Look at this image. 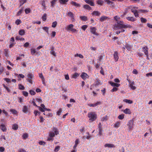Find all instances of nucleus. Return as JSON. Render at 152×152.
<instances>
[{
	"label": "nucleus",
	"mask_w": 152,
	"mask_h": 152,
	"mask_svg": "<svg viewBox=\"0 0 152 152\" xmlns=\"http://www.w3.org/2000/svg\"><path fill=\"white\" fill-rule=\"evenodd\" d=\"M100 84V82H99V81L98 80H97V81L96 82V83L95 84V86H98Z\"/></svg>",
	"instance_id": "nucleus-63"
},
{
	"label": "nucleus",
	"mask_w": 152,
	"mask_h": 152,
	"mask_svg": "<svg viewBox=\"0 0 152 152\" xmlns=\"http://www.w3.org/2000/svg\"><path fill=\"white\" fill-rule=\"evenodd\" d=\"M148 48L147 47H145L143 48V50L145 55H146L147 57L148 56Z\"/></svg>",
	"instance_id": "nucleus-7"
},
{
	"label": "nucleus",
	"mask_w": 152,
	"mask_h": 152,
	"mask_svg": "<svg viewBox=\"0 0 152 152\" xmlns=\"http://www.w3.org/2000/svg\"><path fill=\"white\" fill-rule=\"evenodd\" d=\"M91 0H85V1L86 3L90 4L91 6H94V3Z\"/></svg>",
	"instance_id": "nucleus-8"
},
{
	"label": "nucleus",
	"mask_w": 152,
	"mask_h": 152,
	"mask_svg": "<svg viewBox=\"0 0 152 152\" xmlns=\"http://www.w3.org/2000/svg\"><path fill=\"white\" fill-rule=\"evenodd\" d=\"M18 125L17 124H14L13 125L12 128L14 130H16L18 129Z\"/></svg>",
	"instance_id": "nucleus-27"
},
{
	"label": "nucleus",
	"mask_w": 152,
	"mask_h": 152,
	"mask_svg": "<svg viewBox=\"0 0 152 152\" xmlns=\"http://www.w3.org/2000/svg\"><path fill=\"white\" fill-rule=\"evenodd\" d=\"M105 147L113 148L115 147L114 145L112 144H106L105 145Z\"/></svg>",
	"instance_id": "nucleus-19"
},
{
	"label": "nucleus",
	"mask_w": 152,
	"mask_h": 152,
	"mask_svg": "<svg viewBox=\"0 0 152 152\" xmlns=\"http://www.w3.org/2000/svg\"><path fill=\"white\" fill-rule=\"evenodd\" d=\"M27 77L29 79H32L34 77V75L30 73L27 75Z\"/></svg>",
	"instance_id": "nucleus-26"
},
{
	"label": "nucleus",
	"mask_w": 152,
	"mask_h": 152,
	"mask_svg": "<svg viewBox=\"0 0 152 152\" xmlns=\"http://www.w3.org/2000/svg\"><path fill=\"white\" fill-rule=\"evenodd\" d=\"M25 12L26 14H28L30 12L31 10L29 8H26L25 10Z\"/></svg>",
	"instance_id": "nucleus-45"
},
{
	"label": "nucleus",
	"mask_w": 152,
	"mask_h": 152,
	"mask_svg": "<svg viewBox=\"0 0 152 152\" xmlns=\"http://www.w3.org/2000/svg\"><path fill=\"white\" fill-rule=\"evenodd\" d=\"M79 75V74L78 73H75L73 75L72 77L74 78H76Z\"/></svg>",
	"instance_id": "nucleus-40"
},
{
	"label": "nucleus",
	"mask_w": 152,
	"mask_h": 152,
	"mask_svg": "<svg viewBox=\"0 0 152 152\" xmlns=\"http://www.w3.org/2000/svg\"><path fill=\"white\" fill-rule=\"evenodd\" d=\"M107 115L105 116L104 117H103L101 120L102 121H106L107 119Z\"/></svg>",
	"instance_id": "nucleus-47"
},
{
	"label": "nucleus",
	"mask_w": 152,
	"mask_h": 152,
	"mask_svg": "<svg viewBox=\"0 0 152 152\" xmlns=\"http://www.w3.org/2000/svg\"><path fill=\"white\" fill-rule=\"evenodd\" d=\"M68 1V0H59V2L60 4H65Z\"/></svg>",
	"instance_id": "nucleus-17"
},
{
	"label": "nucleus",
	"mask_w": 152,
	"mask_h": 152,
	"mask_svg": "<svg viewBox=\"0 0 152 152\" xmlns=\"http://www.w3.org/2000/svg\"><path fill=\"white\" fill-rule=\"evenodd\" d=\"M80 18L83 20L85 21L87 20V18L86 16H80Z\"/></svg>",
	"instance_id": "nucleus-24"
},
{
	"label": "nucleus",
	"mask_w": 152,
	"mask_h": 152,
	"mask_svg": "<svg viewBox=\"0 0 152 152\" xmlns=\"http://www.w3.org/2000/svg\"><path fill=\"white\" fill-rule=\"evenodd\" d=\"M55 134L54 132H50L49 134V137H53L55 136Z\"/></svg>",
	"instance_id": "nucleus-36"
},
{
	"label": "nucleus",
	"mask_w": 152,
	"mask_h": 152,
	"mask_svg": "<svg viewBox=\"0 0 152 152\" xmlns=\"http://www.w3.org/2000/svg\"><path fill=\"white\" fill-rule=\"evenodd\" d=\"M18 152H26V151L23 149H20L19 150Z\"/></svg>",
	"instance_id": "nucleus-64"
},
{
	"label": "nucleus",
	"mask_w": 152,
	"mask_h": 152,
	"mask_svg": "<svg viewBox=\"0 0 152 152\" xmlns=\"http://www.w3.org/2000/svg\"><path fill=\"white\" fill-rule=\"evenodd\" d=\"M19 88L20 90H23L25 89L23 85L21 84L19 85Z\"/></svg>",
	"instance_id": "nucleus-33"
},
{
	"label": "nucleus",
	"mask_w": 152,
	"mask_h": 152,
	"mask_svg": "<svg viewBox=\"0 0 152 152\" xmlns=\"http://www.w3.org/2000/svg\"><path fill=\"white\" fill-rule=\"evenodd\" d=\"M34 113L35 115L36 116L37 114L40 115V112H39L38 111L36 110L34 111Z\"/></svg>",
	"instance_id": "nucleus-57"
},
{
	"label": "nucleus",
	"mask_w": 152,
	"mask_h": 152,
	"mask_svg": "<svg viewBox=\"0 0 152 152\" xmlns=\"http://www.w3.org/2000/svg\"><path fill=\"white\" fill-rule=\"evenodd\" d=\"M80 76L84 80H85L86 78H88L89 77V76L85 72H83Z\"/></svg>",
	"instance_id": "nucleus-4"
},
{
	"label": "nucleus",
	"mask_w": 152,
	"mask_h": 152,
	"mask_svg": "<svg viewBox=\"0 0 152 152\" xmlns=\"http://www.w3.org/2000/svg\"><path fill=\"white\" fill-rule=\"evenodd\" d=\"M23 10V8H22L17 13V15L18 16L20 15L21 14V13L22 12Z\"/></svg>",
	"instance_id": "nucleus-51"
},
{
	"label": "nucleus",
	"mask_w": 152,
	"mask_h": 152,
	"mask_svg": "<svg viewBox=\"0 0 152 152\" xmlns=\"http://www.w3.org/2000/svg\"><path fill=\"white\" fill-rule=\"evenodd\" d=\"M88 117L89 118V120L91 122L95 121L97 118L96 115L94 112H91L88 114Z\"/></svg>",
	"instance_id": "nucleus-2"
},
{
	"label": "nucleus",
	"mask_w": 152,
	"mask_h": 152,
	"mask_svg": "<svg viewBox=\"0 0 152 152\" xmlns=\"http://www.w3.org/2000/svg\"><path fill=\"white\" fill-rule=\"evenodd\" d=\"M74 25L72 24H70L69 25L67 26L65 29L66 30L68 31H71L73 33H75L77 32V30L75 28H73Z\"/></svg>",
	"instance_id": "nucleus-3"
},
{
	"label": "nucleus",
	"mask_w": 152,
	"mask_h": 152,
	"mask_svg": "<svg viewBox=\"0 0 152 152\" xmlns=\"http://www.w3.org/2000/svg\"><path fill=\"white\" fill-rule=\"evenodd\" d=\"M29 44L28 42H26L24 44L23 46L24 47L27 48Z\"/></svg>",
	"instance_id": "nucleus-53"
},
{
	"label": "nucleus",
	"mask_w": 152,
	"mask_h": 152,
	"mask_svg": "<svg viewBox=\"0 0 152 152\" xmlns=\"http://www.w3.org/2000/svg\"><path fill=\"white\" fill-rule=\"evenodd\" d=\"M57 22L56 21L53 22L52 23V27L53 28H55L57 25Z\"/></svg>",
	"instance_id": "nucleus-32"
},
{
	"label": "nucleus",
	"mask_w": 152,
	"mask_h": 152,
	"mask_svg": "<svg viewBox=\"0 0 152 152\" xmlns=\"http://www.w3.org/2000/svg\"><path fill=\"white\" fill-rule=\"evenodd\" d=\"M60 148V146H56L54 150V151L55 152H57L58 151L59 148Z\"/></svg>",
	"instance_id": "nucleus-43"
},
{
	"label": "nucleus",
	"mask_w": 152,
	"mask_h": 152,
	"mask_svg": "<svg viewBox=\"0 0 152 152\" xmlns=\"http://www.w3.org/2000/svg\"><path fill=\"white\" fill-rule=\"evenodd\" d=\"M96 29L94 27H93L91 29V32L93 34L98 36V34L96 32Z\"/></svg>",
	"instance_id": "nucleus-9"
},
{
	"label": "nucleus",
	"mask_w": 152,
	"mask_h": 152,
	"mask_svg": "<svg viewBox=\"0 0 152 152\" xmlns=\"http://www.w3.org/2000/svg\"><path fill=\"white\" fill-rule=\"evenodd\" d=\"M109 83L113 87L115 86L116 87H118L120 85V84H119L115 83L112 82H110Z\"/></svg>",
	"instance_id": "nucleus-11"
},
{
	"label": "nucleus",
	"mask_w": 152,
	"mask_h": 152,
	"mask_svg": "<svg viewBox=\"0 0 152 152\" xmlns=\"http://www.w3.org/2000/svg\"><path fill=\"white\" fill-rule=\"evenodd\" d=\"M56 0H53L51 2V6L53 7H54V4H55V2L56 1Z\"/></svg>",
	"instance_id": "nucleus-37"
},
{
	"label": "nucleus",
	"mask_w": 152,
	"mask_h": 152,
	"mask_svg": "<svg viewBox=\"0 0 152 152\" xmlns=\"http://www.w3.org/2000/svg\"><path fill=\"white\" fill-rule=\"evenodd\" d=\"M126 19L129 21H135V19H134L133 17H126Z\"/></svg>",
	"instance_id": "nucleus-22"
},
{
	"label": "nucleus",
	"mask_w": 152,
	"mask_h": 152,
	"mask_svg": "<svg viewBox=\"0 0 152 152\" xmlns=\"http://www.w3.org/2000/svg\"><path fill=\"white\" fill-rule=\"evenodd\" d=\"M101 104V102H97L94 104H88V105L90 107H95L98 105H100Z\"/></svg>",
	"instance_id": "nucleus-12"
},
{
	"label": "nucleus",
	"mask_w": 152,
	"mask_h": 152,
	"mask_svg": "<svg viewBox=\"0 0 152 152\" xmlns=\"http://www.w3.org/2000/svg\"><path fill=\"white\" fill-rule=\"evenodd\" d=\"M92 14L93 15L99 16L100 15V13L98 11H95L92 13Z\"/></svg>",
	"instance_id": "nucleus-15"
},
{
	"label": "nucleus",
	"mask_w": 152,
	"mask_h": 152,
	"mask_svg": "<svg viewBox=\"0 0 152 152\" xmlns=\"http://www.w3.org/2000/svg\"><path fill=\"white\" fill-rule=\"evenodd\" d=\"M39 77L42 79V83L44 85H45V79L43 76L42 73H39Z\"/></svg>",
	"instance_id": "nucleus-5"
},
{
	"label": "nucleus",
	"mask_w": 152,
	"mask_h": 152,
	"mask_svg": "<svg viewBox=\"0 0 152 152\" xmlns=\"http://www.w3.org/2000/svg\"><path fill=\"white\" fill-rule=\"evenodd\" d=\"M71 4L72 5L74 6H75L76 7H80V4L77 3L75 1H72L71 2Z\"/></svg>",
	"instance_id": "nucleus-16"
},
{
	"label": "nucleus",
	"mask_w": 152,
	"mask_h": 152,
	"mask_svg": "<svg viewBox=\"0 0 152 152\" xmlns=\"http://www.w3.org/2000/svg\"><path fill=\"white\" fill-rule=\"evenodd\" d=\"M87 27V26L86 25H85L82 26V29L85 31Z\"/></svg>",
	"instance_id": "nucleus-58"
},
{
	"label": "nucleus",
	"mask_w": 152,
	"mask_h": 152,
	"mask_svg": "<svg viewBox=\"0 0 152 152\" xmlns=\"http://www.w3.org/2000/svg\"><path fill=\"white\" fill-rule=\"evenodd\" d=\"M43 29L44 30L46 31V32H47V33H48V27H43Z\"/></svg>",
	"instance_id": "nucleus-60"
},
{
	"label": "nucleus",
	"mask_w": 152,
	"mask_h": 152,
	"mask_svg": "<svg viewBox=\"0 0 152 152\" xmlns=\"http://www.w3.org/2000/svg\"><path fill=\"white\" fill-rule=\"evenodd\" d=\"M124 102L129 104H132L133 103V101L132 100H128L127 99H124L123 101Z\"/></svg>",
	"instance_id": "nucleus-25"
},
{
	"label": "nucleus",
	"mask_w": 152,
	"mask_h": 152,
	"mask_svg": "<svg viewBox=\"0 0 152 152\" xmlns=\"http://www.w3.org/2000/svg\"><path fill=\"white\" fill-rule=\"evenodd\" d=\"M23 95L26 96H27L28 95V93L24 91H23Z\"/></svg>",
	"instance_id": "nucleus-52"
},
{
	"label": "nucleus",
	"mask_w": 152,
	"mask_h": 152,
	"mask_svg": "<svg viewBox=\"0 0 152 152\" xmlns=\"http://www.w3.org/2000/svg\"><path fill=\"white\" fill-rule=\"evenodd\" d=\"M16 40H24V39L23 38H19V37L18 36H17L16 37Z\"/></svg>",
	"instance_id": "nucleus-54"
},
{
	"label": "nucleus",
	"mask_w": 152,
	"mask_h": 152,
	"mask_svg": "<svg viewBox=\"0 0 152 152\" xmlns=\"http://www.w3.org/2000/svg\"><path fill=\"white\" fill-rule=\"evenodd\" d=\"M124 112L126 114H130L131 113V112L130 110L128 108H126L124 111Z\"/></svg>",
	"instance_id": "nucleus-20"
},
{
	"label": "nucleus",
	"mask_w": 152,
	"mask_h": 152,
	"mask_svg": "<svg viewBox=\"0 0 152 152\" xmlns=\"http://www.w3.org/2000/svg\"><path fill=\"white\" fill-rule=\"evenodd\" d=\"M47 14L45 13L42 17V19L43 21H45L46 20Z\"/></svg>",
	"instance_id": "nucleus-30"
},
{
	"label": "nucleus",
	"mask_w": 152,
	"mask_h": 152,
	"mask_svg": "<svg viewBox=\"0 0 152 152\" xmlns=\"http://www.w3.org/2000/svg\"><path fill=\"white\" fill-rule=\"evenodd\" d=\"M36 52V51L34 49H31V53L33 55H34L35 53Z\"/></svg>",
	"instance_id": "nucleus-28"
},
{
	"label": "nucleus",
	"mask_w": 152,
	"mask_h": 152,
	"mask_svg": "<svg viewBox=\"0 0 152 152\" xmlns=\"http://www.w3.org/2000/svg\"><path fill=\"white\" fill-rule=\"evenodd\" d=\"M133 125V122L132 121H130L128 124V126L129 127V129L130 130L131 129Z\"/></svg>",
	"instance_id": "nucleus-14"
},
{
	"label": "nucleus",
	"mask_w": 152,
	"mask_h": 152,
	"mask_svg": "<svg viewBox=\"0 0 152 152\" xmlns=\"http://www.w3.org/2000/svg\"><path fill=\"white\" fill-rule=\"evenodd\" d=\"M117 24H115L114 27V29L117 30L121 28H125L128 27V26L124 25V23L122 21H117Z\"/></svg>",
	"instance_id": "nucleus-1"
},
{
	"label": "nucleus",
	"mask_w": 152,
	"mask_h": 152,
	"mask_svg": "<svg viewBox=\"0 0 152 152\" xmlns=\"http://www.w3.org/2000/svg\"><path fill=\"white\" fill-rule=\"evenodd\" d=\"M118 90V88L115 87H113V89L111 90V91L112 92H113L115 91H116Z\"/></svg>",
	"instance_id": "nucleus-55"
},
{
	"label": "nucleus",
	"mask_w": 152,
	"mask_h": 152,
	"mask_svg": "<svg viewBox=\"0 0 152 152\" xmlns=\"http://www.w3.org/2000/svg\"><path fill=\"white\" fill-rule=\"evenodd\" d=\"M124 114H121L119 115L118 117V118L120 119H122L124 118Z\"/></svg>",
	"instance_id": "nucleus-41"
},
{
	"label": "nucleus",
	"mask_w": 152,
	"mask_h": 152,
	"mask_svg": "<svg viewBox=\"0 0 152 152\" xmlns=\"http://www.w3.org/2000/svg\"><path fill=\"white\" fill-rule=\"evenodd\" d=\"M50 53L51 54L53 55L54 56H56V53L54 51L51 50L50 51Z\"/></svg>",
	"instance_id": "nucleus-49"
},
{
	"label": "nucleus",
	"mask_w": 152,
	"mask_h": 152,
	"mask_svg": "<svg viewBox=\"0 0 152 152\" xmlns=\"http://www.w3.org/2000/svg\"><path fill=\"white\" fill-rule=\"evenodd\" d=\"M114 19L117 22L120 19V18L118 16H116L114 17Z\"/></svg>",
	"instance_id": "nucleus-38"
},
{
	"label": "nucleus",
	"mask_w": 152,
	"mask_h": 152,
	"mask_svg": "<svg viewBox=\"0 0 152 152\" xmlns=\"http://www.w3.org/2000/svg\"><path fill=\"white\" fill-rule=\"evenodd\" d=\"M27 111V108L26 106H24L23 109V111L24 113H26Z\"/></svg>",
	"instance_id": "nucleus-31"
},
{
	"label": "nucleus",
	"mask_w": 152,
	"mask_h": 152,
	"mask_svg": "<svg viewBox=\"0 0 152 152\" xmlns=\"http://www.w3.org/2000/svg\"><path fill=\"white\" fill-rule=\"evenodd\" d=\"M130 86L132 90H134L136 88V87L132 85H130Z\"/></svg>",
	"instance_id": "nucleus-59"
},
{
	"label": "nucleus",
	"mask_w": 152,
	"mask_h": 152,
	"mask_svg": "<svg viewBox=\"0 0 152 152\" xmlns=\"http://www.w3.org/2000/svg\"><path fill=\"white\" fill-rule=\"evenodd\" d=\"M61 112L62 109L61 108H60L57 113V115H61Z\"/></svg>",
	"instance_id": "nucleus-46"
},
{
	"label": "nucleus",
	"mask_w": 152,
	"mask_h": 152,
	"mask_svg": "<svg viewBox=\"0 0 152 152\" xmlns=\"http://www.w3.org/2000/svg\"><path fill=\"white\" fill-rule=\"evenodd\" d=\"M103 1L101 0H98L97 1V3L99 5H102L103 4Z\"/></svg>",
	"instance_id": "nucleus-42"
},
{
	"label": "nucleus",
	"mask_w": 152,
	"mask_h": 152,
	"mask_svg": "<svg viewBox=\"0 0 152 152\" xmlns=\"http://www.w3.org/2000/svg\"><path fill=\"white\" fill-rule=\"evenodd\" d=\"M10 111L12 112L13 114H16L17 113V111L15 109H12L10 110Z\"/></svg>",
	"instance_id": "nucleus-34"
},
{
	"label": "nucleus",
	"mask_w": 152,
	"mask_h": 152,
	"mask_svg": "<svg viewBox=\"0 0 152 152\" xmlns=\"http://www.w3.org/2000/svg\"><path fill=\"white\" fill-rule=\"evenodd\" d=\"M113 56L115 61H117L118 59V53L117 52H115Z\"/></svg>",
	"instance_id": "nucleus-10"
},
{
	"label": "nucleus",
	"mask_w": 152,
	"mask_h": 152,
	"mask_svg": "<svg viewBox=\"0 0 152 152\" xmlns=\"http://www.w3.org/2000/svg\"><path fill=\"white\" fill-rule=\"evenodd\" d=\"M107 18H108V17L107 16H102L100 18V20L101 21L103 22L104 20L107 19Z\"/></svg>",
	"instance_id": "nucleus-21"
},
{
	"label": "nucleus",
	"mask_w": 152,
	"mask_h": 152,
	"mask_svg": "<svg viewBox=\"0 0 152 152\" xmlns=\"http://www.w3.org/2000/svg\"><path fill=\"white\" fill-rule=\"evenodd\" d=\"M19 34L21 36L24 35L25 34V31L24 30H20L19 32Z\"/></svg>",
	"instance_id": "nucleus-23"
},
{
	"label": "nucleus",
	"mask_w": 152,
	"mask_h": 152,
	"mask_svg": "<svg viewBox=\"0 0 152 152\" xmlns=\"http://www.w3.org/2000/svg\"><path fill=\"white\" fill-rule=\"evenodd\" d=\"M5 150L4 148L3 147H0V152H3Z\"/></svg>",
	"instance_id": "nucleus-56"
},
{
	"label": "nucleus",
	"mask_w": 152,
	"mask_h": 152,
	"mask_svg": "<svg viewBox=\"0 0 152 152\" xmlns=\"http://www.w3.org/2000/svg\"><path fill=\"white\" fill-rule=\"evenodd\" d=\"M83 8L86 9L88 10H91V8L88 5L86 4L83 6Z\"/></svg>",
	"instance_id": "nucleus-18"
},
{
	"label": "nucleus",
	"mask_w": 152,
	"mask_h": 152,
	"mask_svg": "<svg viewBox=\"0 0 152 152\" xmlns=\"http://www.w3.org/2000/svg\"><path fill=\"white\" fill-rule=\"evenodd\" d=\"M21 22L20 20L19 19H18L16 21L15 23L17 25H18L20 24Z\"/></svg>",
	"instance_id": "nucleus-44"
},
{
	"label": "nucleus",
	"mask_w": 152,
	"mask_h": 152,
	"mask_svg": "<svg viewBox=\"0 0 152 152\" xmlns=\"http://www.w3.org/2000/svg\"><path fill=\"white\" fill-rule=\"evenodd\" d=\"M67 15L68 16L70 17L71 18L72 20V21L74 20L75 19H74V15L72 12H69L67 14Z\"/></svg>",
	"instance_id": "nucleus-6"
},
{
	"label": "nucleus",
	"mask_w": 152,
	"mask_h": 152,
	"mask_svg": "<svg viewBox=\"0 0 152 152\" xmlns=\"http://www.w3.org/2000/svg\"><path fill=\"white\" fill-rule=\"evenodd\" d=\"M29 92L30 94L32 95H34L36 94V93L34 91L32 90H30L29 91Z\"/></svg>",
	"instance_id": "nucleus-48"
},
{
	"label": "nucleus",
	"mask_w": 152,
	"mask_h": 152,
	"mask_svg": "<svg viewBox=\"0 0 152 152\" xmlns=\"http://www.w3.org/2000/svg\"><path fill=\"white\" fill-rule=\"evenodd\" d=\"M22 137L23 139H25L28 137V134L27 133H25L23 135Z\"/></svg>",
	"instance_id": "nucleus-35"
},
{
	"label": "nucleus",
	"mask_w": 152,
	"mask_h": 152,
	"mask_svg": "<svg viewBox=\"0 0 152 152\" xmlns=\"http://www.w3.org/2000/svg\"><path fill=\"white\" fill-rule=\"evenodd\" d=\"M0 129L3 132H5L7 130L4 124H1V125Z\"/></svg>",
	"instance_id": "nucleus-13"
},
{
	"label": "nucleus",
	"mask_w": 152,
	"mask_h": 152,
	"mask_svg": "<svg viewBox=\"0 0 152 152\" xmlns=\"http://www.w3.org/2000/svg\"><path fill=\"white\" fill-rule=\"evenodd\" d=\"M27 0H20V6L22 5L23 4H24V3H25Z\"/></svg>",
	"instance_id": "nucleus-39"
},
{
	"label": "nucleus",
	"mask_w": 152,
	"mask_h": 152,
	"mask_svg": "<svg viewBox=\"0 0 152 152\" xmlns=\"http://www.w3.org/2000/svg\"><path fill=\"white\" fill-rule=\"evenodd\" d=\"M56 32L54 31H53L52 32L51 36L53 37H54L56 35Z\"/></svg>",
	"instance_id": "nucleus-61"
},
{
	"label": "nucleus",
	"mask_w": 152,
	"mask_h": 152,
	"mask_svg": "<svg viewBox=\"0 0 152 152\" xmlns=\"http://www.w3.org/2000/svg\"><path fill=\"white\" fill-rule=\"evenodd\" d=\"M123 48L124 49H125V48H126L128 50H129L131 49V47L130 45H125V47H123Z\"/></svg>",
	"instance_id": "nucleus-29"
},
{
	"label": "nucleus",
	"mask_w": 152,
	"mask_h": 152,
	"mask_svg": "<svg viewBox=\"0 0 152 152\" xmlns=\"http://www.w3.org/2000/svg\"><path fill=\"white\" fill-rule=\"evenodd\" d=\"M147 21V20L146 19L143 18H141V21L142 22V23H145Z\"/></svg>",
	"instance_id": "nucleus-50"
},
{
	"label": "nucleus",
	"mask_w": 152,
	"mask_h": 152,
	"mask_svg": "<svg viewBox=\"0 0 152 152\" xmlns=\"http://www.w3.org/2000/svg\"><path fill=\"white\" fill-rule=\"evenodd\" d=\"M39 144L40 145H44L45 144V142H44L41 141L39 142Z\"/></svg>",
	"instance_id": "nucleus-62"
}]
</instances>
